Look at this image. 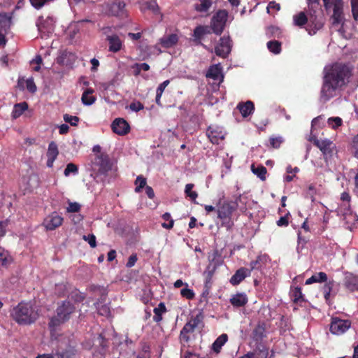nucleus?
<instances>
[{
    "instance_id": "obj_1",
    "label": "nucleus",
    "mask_w": 358,
    "mask_h": 358,
    "mask_svg": "<svg viewBox=\"0 0 358 358\" xmlns=\"http://www.w3.org/2000/svg\"><path fill=\"white\" fill-rule=\"evenodd\" d=\"M323 73L321 97L327 101L334 96L337 90H341L349 82L351 70L348 65L336 62L327 65L324 68Z\"/></svg>"
},
{
    "instance_id": "obj_2",
    "label": "nucleus",
    "mask_w": 358,
    "mask_h": 358,
    "mask_svg": "<svg viewBox=\"0 0 358 358\" xmlns=\"http://www.w3.org/2000/svg\"><path fill=\"white\" fill-rule=\"evenodd\" d=\"M10 316L19 325H30L36 322L39 313L31 301H22L10 310Z\"/></svg>"
},
{
    "instance_id": "obj_3",
    "label": "nucleus",
    "mask_w": 358,
    "mask_h": 358,
    "mask_svg": "<svg viewBox=\"0 0 358 358\" xmlns=\"http://www.w3.org/2000/svg\"><path fill=\"white\" fill-rule=\"evenodd\" d=\"M76 310L73 303L69 301H62L56 309V315L52 317L48 323L50 331H55L56 328L65 323L71 318V315Z\"/></svg>"
},
{
    "instance_id": "obj_4",
    "label": "nucleus",
    "mask_w": 358,
    "mask_h": 358,
    "mask_svg": "<svg viewBox=\"0 0 358 358\" xmlns=\"http://www.w3.org/2000/svg\"><path fill=\"white\" fill-rule=\"evenodd\" d=\"M237 205L231 201H224L220 203L216 210L217 217L222 221L221 227L231 231L234 225L232 220V214L236 210Z\"/></svg>"
},
{
    "instance_id": "obj_5",
    "label": "nucleus",
    "mask_w": 358,
    "mask_h": 358,
    "mask_svg": "<svg viewBox=\"0 0 358 358\" xmlns=\"http://www.w3.org/2000/svg\"><path fill=\"white\" fill-rule=\"evenodd\" d=\"M327 9L333 8V15L331 16L332 26L335 30L341 32L344 24L343 0H330L324 3Z\"/></svg>"
},
{
    "instance_id": "obj_6",
    "label": "nucleus",
    "mask_w": 358,
    "mask_h": 358,
    "mask_svg": "<svg viewBox=\"0 0 358 358\" xmlns=\"http://www.w3.org/2000/svg\"><path fill=\"white\" fill-rule=\"evenodd\" d=\"M228 18V12L224 9L218 10L210 20L209 27L213 33L220 36L224 31Z\"/></svg>"
},
{
    "instance_id": "obj_7",
    "label": "nucleus",
    "mask_w": 358,
    "mask_h": 358,
    "mask_svg": "<svg viewBox=\"0 0 358 358\" xmlns=\"http://www.w3.org/2000/svg\"><path fill=\"white\" fill-rule=\"evenodd\" d=\"M92 169L99 175L106 176L111 171L113 164L109 156L106 153H100L92 160Z\"/></svg>"
},
{
    "instance_id": "obj_8",
    "label": "nucleus",
    "mask_w": 358,
    "mask_h": 358,
    "mask_svg": "<svg viewBox=\"0 0 358 358\" xmlns=\"http://www.w3.org/2000/svg\"><path fill=\"white\" fill-rule=\"evenodd\" d=\"M315 282H324V285L322 287V291L325 300L328 301L332 289L333 280H329L327 275L325 273L319 272L315 273Z\"/></svg>"
},
{
    "instance_id": "obj_9",
    "label": "nucleus",
    "mask_w": 358,
    "mask_h": 358,
    "mask_svg": "<svg viewBox=\"0 0 358 358\" xmlns=\"http://www.w3.org/2000/svg\"><path fill=\"white\" fill-rule=\"evenodd\" d=\"M139 9L143 13L150 12L154 15H160L162 17L160 8L157 3V0H140L138 2Z\"/></svg>"
},
{
    "instance_id": "obj_10",
    "label": "nucleus",
    "mask_w": 358,
    "mask_h": 358,
    "mask_svg": "<svg viewBox=\"0 0 358 358\" xmlns=\"http://www.w3.org/2000/svg\"><path fill=\"white\" fill-rule=\"evenodd\" d=\"M112 131L120 136L127 135L130 132L129 124L123 118H115L111 124Z\"/></svg>"
},
{
    "instance_id": "obj_11",
    "label": "nucleus",
    "mask_w": 358,
    "mask_h": 358,
    "mask_svg": "<svg viewBox=\"0 0 358 358\" xmlns=\"http://www.w3.org/2000/svg\"><path fill=\"white\" fill-rule=\"evenodd\" d=\"M231 50V45L229 37H222L219 43L215 47V54L222 58H226Z\"/></svg>"
},
{
    "instance_id": "obj_12",
    "label": "nucleus",
    "mask_w": 358,
    "mask_h": 358,
    "mask_svg": "<svg viewBox=\"0 0 358 358\" xmlns=\"http://www.w3.org/2000/svg\"><path fill=\"white\" fill-rule=\"evenodd\" d=\"M63 217L57 212H53L48 215L43 220V224L47 230H55L62 224Z\"/></svg>"
},
{
    "instance_id": "obj_13",
    "label": "nucleus",
    "mask_w": 358,
    "mask_h": 358,
    "mask_svg": "<svg viewBox=\"0 0 358 358\" xmlns=\"http://www.w3.org/2000/svg\"><path fill=\"white\" fill-rule=\"evenodd\" d=\"M315 145L320 150L326 160L331 156L335 149V144L329 139L316 140L315 138Z\"/></svg>"
},
{
    "instance_id": "obj_14",
    "label": "nucleus",
    "mask_w": 358,
    "mask_h": 358,
    "mask_svg": "<svg viewBox=\"0 0 358 358\" xmlns=\"http://www.w3.org/2000/svg\"><path fill=\"white\" fill-rule=\"evenodd\" d=\"M350 326L349 320L335 319L331 324L330 330L332 334L340 335L347 331Z\"/></svg>"
},
{
    "instance_id": "obj_15",
    "label": "nucleus",
    "mask_w": 358,
    "mask_h": 358,
    "mask_svg": "<svg viewBox=\"0 0 358 358\" xmlns=\"http://www.w3.org/2000/svg\"><path fill=\"white\" fill-rule=\"evenodd\" d=\"M206 135L210 141L213 144H219L220 141L224 138V133L222 129L215 126L208 127Z\"/></svg>"
},
{
    "instance_id": "obj_16",
    "label": "nucleus",
    "mask_w": 358,
    "mask_h": 358,
    "mask_svg": "<svg viewBox=\"0 0 358 358\" xmlns=\"http://www.w3.org/2000/svg\"><path fill=\"white\" fill-rule=\"evenodd\" d=\"M54 19L52 17H48L43 19L40 17L36 22V26L40 32L52 33L54 30Z\"/></svg>"
},
{
    "instance_id": "obj_17",
    "label": "nucleus",
    "mask_w": 358,
    "mask_h": 358,
    "mask_svg": "<svg viewBox=\"0 0 358 358\" xmlns=\"http://www.w3.org/2000/svg\"><path fill=\"white\" fill-rule=\"evenodd\" d=\"M126 4L120 0H115L109 6V13L113 16H123L126 13Z\"/></svg>"
},
{
    "instance_id": "obj_18",
    "label": "nucleus",
    "mask_w": 358,
    "mask_h": 358,
    "mask_svg": "<svg viewBox=\"0 0 358 358\" xmlns=\"http://www.w3.org/2000/svg\"><path fill=\"white\" fill-rule=\"evenodd\" d=\"M250 270L245 267H241L238 269L230 279V283L233 285H238L240 284L247 276L250 275Z\"/></svg>"
},
{
    "instance_id": "obj_19",
    "label": "nucleus",
    "mask_w": 358,
    "mask_h": 358,
    "mask_svg": "<svg viewBox=\"0 0 358 358\" xmlns=\"http://www.w3.org/2000/svg\"><path fill=\"white\" fill-rule=\"evenodd\" d=\"M59 155V150L57 145L55 142L52 141L48 145L47 151V166L52 168L53 166L54 162L57 159Z\"/></svg>"
},
{
    "instance_id": "obj_20",
    "label": "nucleus",
    "mask_w": 358,
    "mask_h": 358,
    "mask_svg": "<svg viewBox=\"0 0 358 358\" xmlns=\"http://www.w3.org/2000/svg\"><path fill=\"white\" fill-rule=\"evenodd\" d=\"M211 30L208 25H198L194 29L193 41L196 43H201V39L205 35L211 34Z\"/></svg>"
},
{
    "instance_id": "obj_21",
    "label": "nucleus",
    "mask_w": 358,
    "mask_h": 358,
    "mask_svg": "<svg viewBox=\"0 0 358 358\" xmlns=\"http://www.w3.org/2000/svg\"><path fill=\"white\" fill-rule=\"evenodd\" d=\"M106 41L108 42V50L112 52H117L122 48V42L120 37L116 35H108Z\"/></svg>"
},
{
    "instance_id": "obj_22",
    "label": "nucleus",
    "mask_w": 358,
    "mask_h": 358,
    "mask_svg": "<svg viewBox=\"0 0 358 358\" xmlns=\"http://www.w3.org/2000/svg\"><path fill=\"white\" fill-rule=\"evenodd\" d=\"M266 337V325L264 322H259L252 332V338L257 343L262 341Z\"/></svg>"
},
{
    "instance_id": "obj_23",
    "label": "nucleus",
    "mask_w": 358,
    "mask_h": 358,
    "mask_svg": "<svg viewBox=\"0 0 358 358\" xmlns=\"http://www.w3.org/2000/svg\"><path fill=\"white\" fill-rule=\"evenodd\" d=\"M222 68L220 64H214L209 67L206 76V78H212L214 80H219L221 78V81L223 80L224 76L222 73Z\"/></svg>"
},
{
    "instance_id": "obj_24",
    "label": "nucleus",
    "mask_w": 358,
    "mask_h": 358,
    "mask_svg": "<svg viewBox=\"0 0 358 358\" xmlns=\"http://www.w3.org/2000/svg\"><path fill=\"white\" fill-rule=\"evenodd\" d=\"M106 294H103L101 299L95 303L98 313L102 316L109 317L110 315V308L108 304H102L105 301Z\"/></svg>"
},
{
    "instance_id": "obj_25",
    "label": "nucleus",
    "mask_w": 358,
    "mask_h": 358,
    "mask_svg": "<svg viewBox=\"0 0 358 358\" xmlns=\"http://www.w3.org/2000/svg\"><path fill=\"white\" fill-rule=\"evenodd\" d=\"M237 108L243 117H247L254 111L255 105L252 101H247L245 103H239Z\"/></svg>"
},
{
    "instance_id": "obj_26",
    "label": "nucleus",
    "mask_w": 358,
    "mask_h": 358,
    "mask_svg": "<svg viewBox=\"0 0 358 358\" xmlns=\"http://www.w3.org/2000/svg\"><path fill=\"white\" fill-rule=\"evenodd\" d=\"M345 285L351 291L358 289V276L351 273H346L345 275Z\"/></svg>"
},
{
    "instance_id": "obj_27",
    "label": "nucleus",
    "mask_w": 358,
    "mask_h": 358,
    "mask_svg": "<svg viewBox=\"0 0 358 358\" xmlns=\"http://www.w3.org/2000/svg\"><path fill=\"white\" fill-rule=\"evenodd\" d=\"M248 301L246 294L243 293H237L232 296L230 299V303L234 307H243Z\"/></svg>"
},
{
    "instance_id": "obj_28",
    "label": "nucleus",
    "mask_w": 358,
    "mask_h": 358,
    "mask_svg": "<svg viewBox=\"0 0 358 358\" xmlns=\"http://www.w3.org/2000/svg\"><path fill=\"white\" fill-rule=\"evenodd\" d=\"M178 41V36L176 34H171L160 38V44L165 48H169L175 45Z\"/></svg>"
},
{
    "instance_id": "obj_29",
    "label": "nucleus",
    "mask_w": 358,
    "mask_h": 358,
    "mask_svg": "<svg viewBox=\"0 0 358 358\" xmlns=\"http://www.w3.org/2000/svg\"><path fill=\"white\" fill-rule=\"evenodd\" d=\"M267 255H261L257 257L255 260L250 262V271L252 270H261L267 262Z\"/></svg>"
},
{
    "instance_id": "obj_30",
    "label": "nucleus",
    "mask_w": 358,
    "mask_h": 358,
    "mask_svg": "<svg viewBox=\"0 0 358 358\" xmlns=\"http://www.w3.org/2000/svg\"><path fill=\"white\" fill-rule=\"evenodd\" d=\"M76 353V350L75 348L71 345H68L66 349L59 348L56 351L55 355L58 357V358H72Z\"/></svg>"
},
{
    "instance_id": "obj_31",
    "label": "nucleus",
    "mask_w": 358,
    "mask_h": 358,
    "mask_svg": "<svg viewBox=\"0 0 358 358\" xmlns=\"http://www.w3.org/2000/svg\"><path fill=\"white\" fill-rule=\"evenodd\" d=\"M28 104L26 102H22L20 103H16L14 106L13 112H12V117L13 119H17L20 117L22 113L27 110Z\"/></svg>"
},
{
    "instance_id": "obj_32",
    "label": "nucleus",
    "mask_w": 358,
    "mask_h": 358,
    "mask_svg": "<svg viewBox=\"0 0 358 358\" xmlns=\"http://www.w3.org/2000/svg\"><path fill=\"white\" fill-rule=\"evenodd\" d=\"M155 315L153 316V320L156 322H159L162 320V314L166 312V308L163 302H160L157 307L153 310Z\"/></svg>"
},
{
    "instance_id": "obj_33",
    "label": "nucleus",
    "mask_w": 358,
    "mask_h": 358,
    "mask_svg": "<svg viewBox=\"0 0 358 358\" xmlns=\"http://www.w3.org/2000/svg\"><path fill=\"white\" fill-rule=\"evenodd\" d=\"M228 340V336L226 334L220 335L213 343V350L215 352L219 353L222 347L225 344Z\"/></svg>"
},
{
    "instance_id": "obj_34",
    "label": "nucleus",
    "mask_w": 358,
    "mask_h": 358,
    "mask_svg": "<svg viewBox=\"0 0 358 358\" xmlns=\"http://www.w3.org/2000/svg\"><path fill=\"white\" fill-rule=\"evenodd\" d=\"M94 90L91 88H87L82 95V102L83 104L90 106L94 103L96 98L92 96Z\"/></svg>"
},
{
    "instance_id": "obj_35",
    "label": "nucleus",
    "mask_w": 358,
    "mask_h": 358,
    "mask_svg": "<svg viewBox=\"0 0 358 358\" xmlns=\"http://www.w3.org/2000/svg\"><path fill=\"white\" fill-rule=\"evenodd\" d=\"M294 24L302 27L308 22V17L305 12L301 11L293 16Z\"/></svg>"
},
{
    "instance_id": "obj_36",
    "label": "nucleus",
    "mask_w": 358,
    "mask_h": 358,
    "mask_svg": "<svg viewBox=\"0 0 358 358\" xmlns=\"http://www.w3.org/2000/svg\"><path fill=\"white\" fill-rule=\"evenodd\" d=\"M266 46L268 50L275 55H278L282 51V43L278 41H269Z\"/></svg>"
},
{
    "instance_id": "obj_37",
    "label": "nucleus",
    "mask_w": 358,
    "mask_h": 358,
    "mask_svg": "<svg viewBox=\"0 0 358 358\" xmlns=\"http://www.w3.org/2000/svg\"><path fill=\"white\" fill-rule=\"evenodd\" d=\"M12 24V18L6 13H0V27L6 31L10 29Z\"/></svg>"
},
{
    "instance_id": "obj_38",
    "label": "nucleus",
    "mask_w": 358,
    "mask_h": 358,
    "mask_svg": "<svg viewBox=\"0 0 358 358\" xmlns=\"http://www.w3.org/2000/svg\"><path fill=\"white\" fill-rule=\"evenodd\" d=\"M200 3L194 5V9L197 12L203 13L207 12L212 6V0H199Z\"/></svg>"
},
{
    "instance_id": "obj_39",
    "label": "nucleus",
    "mask_w": 358,
    "mask_h": 358,
    "mask_svg": "<svg viewBox=\"0 0 358 358\" xmlns=\"http://www.w3.org/2000/svg\"><path fill=\"white\" fill-rule=\"evenodd\" d=\"M266 35L267 38H280L282 31L279 27L273 25L268 26L266 29Z\"/></svg>"
},
{
    "instance_id": "obj_40",
    "label": "nucleus",
    "mask_w": 358,
    "mask_h": 358,
    "mask_svg": "<svg viewBox=\"0 0 358 358\" xmlns=\"http://www.w3.org/2000/svg\"><path fill=\"white\" fill-rule=\"evenodd\" d=\"M169 83H170L169 80H166L164 81L163 83H162L157 88L155 101L157 105H159V106L162 105L161 97L162 96V94H163L165 88L169 85Z\"/></svg>"
},
{
    "instance_id": "obj_41",
    "label": "nucleus",
    "mask_w": 358,
    "mask_h": 358,
    "mask_svg": "<svg viewBox=\"0 0 358 358\" xmlns=\"http://www.w3.org/2000/svg\"><path fill=\"white\" fill-rule=\"evenodd\" d=\"M194 187V185L192 183L187 184L185 188V194L187 197H189L192 201H193L194 203H197L196 202V199L198 197V193L196 191L192 190Z\"/></svg>"
},
{
    "instance_id": "obj_42",
    "label": "nucleus",
    "mask_w": 358,
    "mask_h": 358,
    "mask_svg": "<svg viewBox=\"0 0 358 358\" xmlns=\"http://www.w3.org/2000/svg\"><path fill=\"white\" fill-rule=\"evenodd\" d=\"M251 170L254 174H255L257 177H259L261 180H265L266 174L267 173V170L266 167L262 165L258 166L255 167L254 164L251 166Z\"/></svg>"
},
{
    "instance_id": "obj_43",
    "label": "nucleus",
    "mask_w": 358,
    "mask_h": 358,
    "mask_svg": "<svg viewBox=\"0 0 358 358\" xmlns=\"http://www.w3.org/2000/svg\"><path fill=\"white\" fill-rule=\"evenodd\" d=\"M162 218L164 222L162 224V227L166 229H171L173 227L174 220L171 218L169 213H165L162 215Z\"/></svg>"
},
{
    "instance_id": "obj_44",
    "label": "nucleus",
    "mask_w": 358,
    "mask_h": 358,
    "mask_svg": "<svg viewBox=\"0 0 358 358\" xmlns=\"http://www.w3.org/2000/svg\"><path fill=\"white\" fill-rule=\"evenodd\" d=\"M11 258L3 248H0V266H7L10 264Z\"/></svg>"
},
{
    "instance_id": "obj_45",
    "label": "nucleus",
    "mask_w": 358,
    "mask_h": 358,
    "mask_svg": "<svg viewBox=\"0 0 358 358\" xmlns=\"http://www.w3.org/2000/svg\"><path fill=\"white\" fill-rule=\"evenodd\" d=\"M147 180L142 175L138 176L135 180V192L136 193H139L142 191L143 188L145 187L147 185Z\"/></svg>"
},
{
    "instance_id": "obj_46",
    "label": "nucleus",
    "mask_w": 358,
    "mask_h": 358,
    "mask_svg": "<svg viewBox=\"0 0 358 358\" xmlns=\"http://www.w3.org/2000/svg\"><path fill=\"white\" fill-rule=\"evenodd\" d=\"M203 318L202 310H199L197 314L191 316L189 322L196 328L203 322Z\"/></svg>"
},
{
    "instance_id": "obj_47",
    "label": "nucleus",
    "mask_w": 358,
    "mask_h": 358,
    "mask_svg": "<svg viewBox=\"0 0 358 358\" xmlns=\"http://www.w3.org/2000/svg\"><path fill=\"white\" fill-rule=\"evenodd\" d=\"M185 287L180 290L181 296L187 299H193L195 296L194 291L188 288L187 283H185Z\"/></svg>"
},
{
    "instance_id": "obj_48",
    "label": "nucleus",
    "mask_w": 358,
    "mask_h": 358,
    "mask_svg": "<svg viewBox=\"0 0 358 358\" xmlns=\"http://www.w3.org/2000/svg\"><path fill=\"white\" fill-rule=\"evenodd\" d=\"M343 120L339 117H329L327 120L328 125L334 129H336L338 127L341 126Z\"/></svg>"
},
{
    "instance_id": "obj_49",
    "label": "nucleus",
    "mask_w": 358,
    "mask_h": 358,
    "mask_svg": "<svg viewBox=\"0 0 358 358\" xmlns=\"http://www.w3.org/2000/svg\"><path fill=\"white\" fill-rule=\"evenodd\" d=\"M303 231L304 233H308L310 231L309 227L307 224V220H306L303 222L302 227H301V230L299 231L298 233V238H299V242H301V241L306 242V238L308 237L303 234Z\"/></svg>"
},
{
    "instance_id": "obj_50",
    "label": "nucleus",
    "mask_w": 358,
    "mask_h": 358,
    "mask_svg": "<svg viewBox=\"0 0 358 358\" xmlns=\"http://www.w3.org/2000/svg\"><path fill=\"white\" fill-rule=\"evenodd\" d=\"M63 119L66 122L69 123L73 127L77 126L80 121V118L78 116L71 115L69 114H64L63 115Z\"/></svg>"
},
{
    "instance_id": "obj_51",
    "label": "nucleus",
    "mask_w": 358,
    "mask_h": 358,
    "mask_svg": "<svg viewBox=\"0 0 358 358\" xmlns=\"http://www.w3.org/2000/svg\"><path fill=\"white\" fill-rule=\"evenodd\" d=\"M283 142V138L281 136H271L269 138L270 146L273 148H279Z\"/></svg>"
},
{
    "instance_id": "obj_52",
    "label": "nucleus",
    "mask_w": 358,
    "mask_h": 358,
    "mask_svg": "<svg viewBox=\"0 0 358 358\" xmlns=\"http://www.w3.org/2000/svg\"><path fill=\"white\" fill-rule=\"evenodd\" d=\"M78 172V166L73 163H69L67 164L65 170L64 175L65 176H69L70 173L76 174Z\"/></svg>"
},
{
    "instance_id": "obj_53",
    "label": "nucleus",
    "mask_w": 358,
    "mask_h": 358,
    "mask_svg": "<svg viewBox=\"0 0 358 358\" xmlns=\"http://www.w3.org/2000/svg\"><path fill=\"white\" fill-rule=\"evenodd\" d=\"M351 10L355 20H358V0H350Z\"/></svg>"
},
{
    "instance_id": "obj_54",
    "label": "nucleus",
    "mask_w": 358,
    "mask_h": 358,
    "mask_svg": "<svg viewBox=\"0 0 358 358\" xmlns=\"http://www.w3.org/2000/svg\"><path fill=\"white\" fill-rule=\"evenodd\" d=\"M292 297H293V301L294 302H298L300 300H302V301L303 300L301 289L300 287H295L292 290Z\"/></svg>"
},
{
    "instance_id": "obj_55",
    "label": "nucleus",
    "mask_w": 358,
    "mask_h": 358,
    "mask_svg": "<svg viewBox=\"0 0 358 358\" xmlns=\"http://www.w3.org/2000/svg\"><path fill=\"white\" fill-rule=\"evenodd\" d=\"M83 239L87 241L91 248H94L96 246V236L93 234L84 235Z\"/></svg>"
},
{
    "instance_id": "obj_56",
    "label": "nucleus",
    "mask_w": 358,
    "mask_h": 358,
    "mask_svg": "<svg viewBox=\"0 0 358 358\" xmlns=\"http://www.w3.org/2000/svg\"><path fill=\"white\" fill-rule=\"evenodd\" d=\"M51 0H29L31 5L36 9L41 8L45 4Z\"/></svg>"
},
{
    "instance_id": "obj_57",
    "label": "nucleus",
    "mask_w": 358,
    "mask_h": 358,
    "mask_svg": "<svg viewBox=\"0 0 358 358\" xmlns=\"http://www.w3.org/2000/svg\"><path fill=\"white\" fill-rule=\"evenodd\" d=\"M290 215L289 213H287L285 216L281 217L277 221V225L278 227H287L289 224V216Z\"/></svg>"
},
{
    "instance_id": "obj_58",
    "label": "nucleus",
    "mask_w": 358,
    "mask_h": 358,
    "mask_svg": "<svg viewBox=\"0 0 358 358\" xmlns=\"http://www.w3.org/2000/svg\"><path fill=\"white\" fill-rule=\"evenodd\" d=\"M80 209V205L76 202H71L67 207V212L69 213H77Z\"/></svg>"
},
{
    "instance_id": "obj_59",
    "label": "nucleus",
    "mask_w": 358,
    "mask_h": 358,
    "mask_svg": "<svg viewBox=\"0 0 358 358\" xmlns=\"http://www.w3.org/2000/svg\"><path fill=\"white\" fill-rule=\"evenodd\" d=\"M129 108L135 112H138L144 108V106L140 101H134L130 103Z\"/></svg>"
},
{
    "instance_id": "obj_60",
    "label": "nucleus",
    "mask_w": 358,
    "mask_h": 358,
    "mask_svg": "<svg viewBox=\"0 0 358 358\" xmlns=\"http://www.w3.org/2000/svg\"><path fill=\"white\" fill-rule=\"evenodd\" d=\"M26 86L27 89L30 92H35L36 91V86L34 82V80L32 78L27 79L26 81Z\"/></svg>"
},
{
    "instance_id": "obj_61",
    "label": "nucleus",
    "mask_w": 358,
    "mask_h": 358,
    "mask_svg": "<svg viewBox=\"0 0 358 358\" xmlns=\"http://www.w3.org/2000/svg\"><path fill=\"white\" fill-rule=\"evenodd\" d=\"M339 210L340 213H343L344 220H345L347 222H351V217L352 220H355L356 215H352V213L349 210H348L346 212H343L342 207H341Z\"/></svg>"
},
{
    "instance_id": "obj_62",
    "label": "nucleus",
    "mask_w": 358,
    "mask_h": 358,
    "mask_svg": "<svg viewBox=\"0 0 358 358\" xmlns=\"http://www.w3.org/2000/svg\"><path fill=\"white\" fill-rule=\"evenodd\" d=\"M138 260L136 254H132L128 259L126 266L128 268L134 266Z\"/></svg>"
},
{
    "instance_id": "obj_63",
    "label": "nucleus",
    "mask_w": 358,
    "mask_h": 358,
    "mask_svg": "<svg viewBox=\"0 0 358 358\" xmlns=\"http://www.w3.org/2000/svg\"><path fill=\"white\" fill-rule=\"evenodd\" d=\"M195 327L189 321L184 325L182 329H181L184 332H187L188 334L194 332Z\"/></svg>"
},
{
    "instance_id": "obj_64",
    "label": "nucleus",
    "mask_w": 358,
    "mask_h": 358,
    "mask_svg": "<svg viewBox=\"0 0 358 358\" xmlns=\"http://www.w3.org/2000/svg\"><path fill=\"white\" fill-rule=\"evenodd\" d=\"M353 149L355 150V156L358 159V134L353 139Z\"/></svg>"
}]
</instances>
